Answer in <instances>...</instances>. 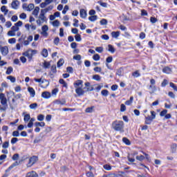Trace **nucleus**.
I'll use <instances>...</instances> for the list:
<instances>
[{
    "instance_id": "1",
    "label": "nucleus",
    "mask_w": 177,
    "mask_h": 177,
    "mask_svg": "<svg viewBox=\"0 0 177 177\" xmlns=\"http://www.w3.org/2000/svg\"><path fill=\"white\" fill-rule=\"evenodd\" d=\"M75 88V92L78 96H84L85 95V91L84 90V82L81 80H78L73 83Z\"/></svg>"
},
{
    "instance_id": "2",
    "label": "nucleus",
    "mask_w": 177,
    "mask_h": 177,
    "mask_svg": "<svg viewBox=\"0 0 177 177\" xmlns=\"http://www.w3.org/2000/svg\"><path fill=\"white\" fill-rule=\"evenodd\" d=\"M112 128L114 129V131L124 132V122L122 120H116L113 122Z\"/></svg>"
},
{
    "instance_id": "3",
    "label": "nucleus",
    "mask_w": 177,
    "mask_h": 177,
    "mask_svg": "<svg viewBox=\"0 0 177 177\" xmlns=\"http://www.w3.org/2000/svg\"><path fill=\"white\" fill-rule=\"evenodd\" d=\"M45 15H46V13L44 12L41 10L40 14L38 17V19L36 21V23H37V24H38V26H41V24L43 23H45V21H46L48 20V19L46 18Z\"/></svg>"
},
{
    "instance_id": "4",
    "label": "nucleus",
    "mask_w": 177,
    "mask_h": 177,
    "mask_svg": "<svg viewBox=\"0 0 177 177\" xmlns=\"http://www.w3.org/2000/svg\"><path fill=\"white\" fill-rule=\"evenodd\" d=\"M37 52V50L28 49L27 51L23 53V55L28 57L29 60H31L32 59V56L36 55Z\"/></svg>"
},
{
    "instance_id": "5",
    "label": "nucleus",
    "mask_w": 177,
    "mask_h": 177,
    "mask_svg": "<svg viewBox=\"0 0 177 177\" xmlns=\"http://www.w3.org/2000/svg\"><path fill=\"white\" fill-rule=\"evenodd\" d=\"M34 81H35V82H38L39 84H46V85H41V88H48V86H49V81L42 79V77L39 79L35 78Z\"/></svg>"
},
{
    "instance_id": "6",
    "label": "nucleus",
    "mask_w": 177,
    "mask_h": 177,
    "mask_svg": "<svg viewBox=\"0 0 177 177\" xmlns=\"http://www.w3.org/2000/svg\"><path fill=\"white\" fill-rule=\"evenodd\" d=\"M37 161H38V156H33L31 158H30L29 162L27 164L28 168H30V167H32V165L35 164Z\"/></svg>"
},
{
    "instance_id": "7",
    "label": "nucleus",
    "mask_w": 177,
    "mask_h": 177,
    "mask_svg": "<svg viewBox=\"0 0 177 177\" xmlns=\"http://www.w3.org/2000/svg\"><path fill=\"white\" fill-rule=\"evenodd\" d=\"M0 100L2 106H6V107H8V99H6V96L4 93H0Z\"/></svg>"
},
{
    "instance_id": "8",
    "label": "nucleus",
    "mask_w": 177,
    "mask_h": 177,
    "mask_svg": "<svg viewBox=\"0 0 177 177\" xmlns=\"http://www.w3.org/2000/svg\"><path fill=\"white\" fill-rule=\"evenodd\" d=\"M0 50H1V55H3V56H6V55H8L9 53V48H8V46L1 47L0 48Z\"/></svg>"
},
{
    "instance_id": "9",
    "label": "nucleus",
    "mask_w": 177,
    "mask_h": 177,
    "mask_svg": "<svg viewBox=\"0 0 177 177\" xmlns=\"http://www.w3.org/2000/svg\"><path fill=\"white\" fill-rule=\"evenodd\" d=\"M52 2H53V0H45L44 2L40 3V8L44 9V8H46V6H48V5H50V3H52Z\"/></svg>"
},
{
    "instance_id": "10",
    "label": "nucleus",
    "mask_w": 177,
    "mask_h": 177,
    "mask_svg": "<svg viewBox=\"0 0 177 177\" xmlns=\"http://www.w3.org/2000/svg\"><path fill=\"white\" fill-rule=\"evenodd\" d=\"M19 5H20V2L18 0H14L11 3V6L12 9L17 10L19 9Z\"/></svg>"
},
{
    "instance_id": "11",
    "label": "nucleus",
    "mask_w": 177,
    "mask_h": 177,
    "mask_svg": "<svg viewBox=\"0 0 177 177\" xmlns=\"http://www.w3.org/2000/svg\"><path fill=\"white\" fill-rule=\"evenodd\" d=\"M33 9L32 15L35 16V17H38V15H39V7L36 6Z\"/></svg>"
},
{
    "instance_id": "12",
    "label": "nucleus",
    "mask_w": 177,
    "mask_h": 177,
    "mask_svg": "<svg viewBox=\"0 0 177 177\" xmlns=\"http://www.w3.org/2000/svg\"><path fill=\"white\" fill-rule=\"evenodd\" d=\"M80 15L82 19H86V16L88 15V14L86 13V10H85V9H81L80 11Z\"/></svg>"
},
{
    "instance_id": "13",
    "label": "nucleus",
    "mask_w": 177,
    "mask_h": 177,
    "mask_svg": "<svg viewBox=\"0 0 177 177\" xmlns=\"http://www.w3.org/2000/svg\"><path fill=\"white\" fill-rule=\"evenodd\" d=\"M26 177H38V174H37V172L35 171H32L28 172Z\"/></svg>"
},
{
    "instance_id": "14",
    "label": "nucleus",
    "mask_w": 177,
    "mask_h": 177,
    "mask_svg": "<svg viewBox=\"0 0 177 177\" xmlns=\"http://www.w3.org/2000/svg\"><path fill=\"white\" fill-rule=\"evenodd\" d=\"M55 104H59L60 106H64L66 104V100H56L54 101Z\"/></svg>"
},
{
    "instance_id": "15",
    "label": "nucleus",
    "mask_w": 177,
    "mask_h": 177,
    "mask_svg": "<svg viewBox=\"0 0 177 177\" xmlns=\"http://www.w3.org/2000/svg\"><path fill=\"white\" fill-rule=\"evenodd\" d=\"M28 91L30 95V97H34L35 96V90L32 87H28Z\"/></svg>"
},
{
    "instance_id": "16",
    "label": "nucleus",
    "mask_w": 177,
    "mask_h": 177,
    "mask_svg": "<svg viewBox=\"0 0 177 177\" xmlns=\"http://www.w3.org/2000/svg\"><path fill=\"white\" fill-rule=\"evenodd\" d=\"M41 97H44V99H49L50 97V93L48 91H44L41 94Z\"/></svg>"
},
{
    "instance_id": "17",
    "label": "nucleus",
    "mask_w": 177,
    "mask_h": 177,
    "mask_svg": "<svg viewBox=\"0 0 177 177\" xmlns=\"http://www.w3.org/2000/svg\"><path fill=\"white\" fill-rule=\"evenodd\" d=\"M84 85H85V86L87 87L86 92H89V91H93V86H91V83H90V82H86V83L84 84Z\"/></svg>"
},
{
    "instance_id": "18",
    "label": "nucleus",
    "mask_w": 177,
    "mask_h": 177,
    "mask_svg": "<svg viewBox=\"0 0 177 177\" xmlns=\"http://www.w3.org/2000/svg\"><path fill=\"white\" fill-rule=\"evenodd\" d=\"M153 119L151 118V116L145 117V124H147V125H150L153 122Z\"/></svg>"
},
{
    "instance_id": "19",
    "label": "nucleus",
    "mask_w": 177,
    "mask_h": 177,
    "mask_svg": "<svg viewBox=\"0 0 177 177\" xmlns=\"http://www.w3.org/2000/svg\"><path fill=\"white\" fill-rule=\"evenodd\" d=\"M53 9V6H49L44 9H41V11L44 12V13H48V12L52 10Z\"/></svg>"
},
{
    "instance_id": "20",
    "label": "nucleus",
    "mask_w": 177,
    "mask_h": 177,
    "mask_svg": "<svg viewBox=\"0 0 177 177\" xmlns=\"http://www.w3.org/2000/svg\"><path fill=\"white\" fill-rule=\"evenodd\" d=\"M162 72L165 73V74H171V73H172V69H171L169 67H165Z\"/></svg>"
},
{
    "instance_id": "21",
    "label": "nucleus",
    "mask_w": 177,
    "mask_h": 177,
    "mask_svg": "<svg viewBox=\"0 0 177 177\" xmlns=\"http://www.w3.org/2000/svg\"><path fill=\"white\" fill-rule=\"evenodd\" d=\"M120 175H117L115 173H110L109 174H104L102 177H120Z\"/></svg>"
},
{
    "instance_id": "22",
    "label": "nucleus",
    "mask_w": 177,
    "mask_h": 177,
    "mask_svg": "<svg viewBox=\"0 0 177 177\" xmlns=\"http://www.w3.org/2000/svg\"><path fill=\"white\" fill-rule=\"evenodd\" d=\"M35 8V6H34L33 3H30L28 6V8L26 10V12H31L32 10H34V8Z\"/></svg>"
},
{
    "instance_id": "23",
    "label": "nucleus",
    "mask_w": 177,
    "mask_h": 177,
    "mask_svg": "<svg viewBox=\"0 0 177 177\" xmlns=\"http://www.w3.org/2000/svg\"><path fill=\"white\" fill-rule=\"evenodd\" d=\"M1 12H4L5 16H6V15H8V12H9V10L6 8V6H2L1 8Z\"/></svg>"
},
{
    "instance_id": "24",
    "label": "nucleus",
    "mask_w": 177,
    "mask_h": 177,
    "mask_svg": "<svg viewBox=\"0 0 177 177\" xmlns=\"http://www.w3.org/2000/svg\"><path fill=\"white\" fill-rule=\"evenodd\" d=\"M59 84H61V85H62V86H63L64 88H68L67 82H66L64 81V80L60 79V80H59Z\"/></svg>"
},
{
    "instance_id": "25",
    "label": "nucleus",
    "mask_w": 177,
    "mask_h": 177,
    "mask_svg": "<svg viewBox=\"0 0 177 177\" xmlns=\"http://www.w3.org/2000/svg\"><path fill=\"white\" fill-rule=\"evenodd\" d=\"M122 142L123 143H125V145H127V146H131V141L129 140V139L124 137L122 138Z\"/></svg>"
},
{
    "instance_id": "26",
    "label": "nucleus",
    "mask_w": 177,
    "mask_h": 177,
    "mask_svg": "<svg viewBox=\"0 0 177 177\" xmlns=\"http://www.w3.org/2000/svg\"><path fill=\"white\" fill-rule=\"evenodd\" d=\"M176 144H172L171 145V153H176Z\"/></svg>"
},
{
    "instance_id": "27",
    "label": "nucleus",
    "mask_w": 177,
    "mask_h": 177,
    "mask_svg": "<svg viewBox=\"0 0 177 177\" xmlns=\"http://www.w3.org/2000/svg\"><path fill=\"white\" fill-rule=\"evenodd\" d=\"M108 48V50L109 52H111V53H114V52H115V48H114V46H111V44H109Z\"/></svg>"
},
{
    "instance_id": "28",
    "label": "nucleus",
    "mask_w": 177,
    "mask_h": 177,
    "mask_svg": "<svg viewBox=\"0 0 177 177\" xmlns=\"http://www.w3.org/2000/svg\"><path fill=\"white\" fill-rule=\"evenodd\" d=\"M12 73H13V68L12 66H9L7 68L6 74H7V75H10V74H12Z\"/></svg>"
},
{
    "instance_id": "29",
    "label": "nucleus",
    "mask_w": 177,
    "mask_h": 177,
    "mask_svg": "<svg viewBox=\"0 0 177 177\" xmlns=\"http://www.w3.org/2000/svg\"><path fill=\"white\" fill-rule=\"evenodd\" d=\"M44 68H50V63L46 61H44L43 63Z\"/></svg>"
},
{
    "instance_id": "30",
    "label": "nucleus",
    "mask_w": 177,
    "mask_h": 177,
    "mask_svg": "<svg viewBox=\"0 0 177 177\" xmlns=\"http://www.w3.org/2000/svg\"><path fill=\"white\" fill-rule=\"evenodd\" d=\"M133 102V97H131L129 100H127L125 102L126 106H131L132 103Z\"/></svg>"
},
{
    "instance_id": "31",
    "label": "nucleus",
    "mask_w": 177,
    "mask_h": 177,
    "mask_svg": "<svg viewBox=\"0 0 177 177\" xmlns=\"http://www.w3.org/2000/svg\"><path fill=\"white\" fill-rule=\"evenodd\" d=\"M7 35H8V37H16V32L11 29V30L8 32Z\"/></svg>"
},
{
    "instance_id": "32",
    "label": "nucleus",
    "mask_w": 177,
    "mask_h": 177,
    "mask_svg": "<svg viewBox=\"0 0 177 177\" xmlns=\"http://www.w3.org/2000/svg\"><path fill=\"white\" fill-rule=\"evenodd\" d=\"M149 89H150V93H154L157 91V88H156V86L153 85H150L149 86Z\"/></svg>"
},
{
    "instance_id": "33",
    "label": "nucleus",
    "mask_w": 177,
    "mask_h": 177,
    "mask_svg": "<svg viewBox=\"0 0 177 177\" xmlns=\"http://www.w3.org/2000/svg\"><path fill=\"white\" fill-rule=\"evenodd\" d=\"M111 35L113 38H118L120 37V32L119 31L112 32Z\"/></svg>"
},
{
    "instance_id": "34",
    "label": "nucleus",
    "mask_w": 177,
    "mask_h": 177,
    "mask_svg": "<svg viewBox=\"0 0 177 177\" xmlns=\"http://www.w3.org/2000/svg\"><path fill=\"white\" fill-rule=\"evenodd\" d=\"M63 64H64V59H60L57 63V67H62V66H63Z\"/></svg>"
},
{
    "instance_id": "35",
    "label": "nucleus",
    "mask_w": 177,
    "mask_h": 177,
    "mask_svg": "<svg viewBox=\"0 0 177 177\" xmlns=\"http://www.w3.org/2000/svg\"><path fill=\"white\" fill-rule=\"evenodd\" d=\"M35 127H45V122H36L35 123Z\"/></svg>"
},
{
    "instance_id": "36",
    "label": "nucleus",
    "mask_w": 177,
    "mask_h": 177,
    "mask_svg": "<svg viewBox=\"0 0 177 177\" xmlns=\"http://www.w3.org/2000/svg\"><path fill=\"white\" fill-rule=\"evenodd\" d=\"M88 20L90 21H96V20H97V16L92 15V16L88 17Z\"/></svg>"
},
{
    "instance_id": "37",
    "label": "nucleus",
    "mask_w": 177,
    "mask_h": 177,
    "mask_svg": "<svg viewBox=\"0 0 177 177\" xmlns=\"http://www.w3.org/2000/svg\"><path fill=\"white\" fill-rule=\"evenodd\" d=\"M93 59L95 62H99V60H100V55H99V54H95L93 56Z\"/></svg>"
},
{
    "instance_id": "38",
    "label": "nucleus",
    "mask_w": 177,
    "mask_h": 177,
    "mask_svg": "<svg viewBox=\"0 0 177 177\" xmlns=\"http://www.w3.org/2000/svg\"><path fill=\"white\" fill-rule=\"evenodd\" d=\"M41 55L43 57H46L48 56V50L46 48H44L41 52Z\"/></svg>"
},
{
    "instance_id": "39",
    "label": "nucleus",
    "mask_w": 177,
    "mask_h": 177,
    "mask_svg": "<svg viewBox=\"0 0 177 177\" xmlns=\"http://www.w3.org/2000/svg\"><path fill=\"white\" fill-rule=\"evenodd\" d=\"M93 80H95V81H100V80H102V77L99 75H93Z\"/></svg>"
},
{
    "instance_id": "40",
    "label": "nucleus",
    "mask_w": 177,
    "mask_h": 177,
    "mask_svg": "<svg viewBox=\"0 0 177 177\" xmlns=\"http://www.w3.org/2000/svg\"><path fill=\"white\" fill-rule=\"evenodd\" d=\"M30 118H31V117L30 116V114H26V115H24V121L25 122H28V121H30Z\"/></svg>"
},
{
    "instance_id": "41",
    "label": "nucleus",
    "mask_w": 177,
    "mask_h": 177,
    "mask_svg": "<svg viewBox=\"0 0 177 177\" xmlns=\"http://www.w3.org/2000/svg\"><path fill=\"white\" fill-rule=\"evenodd\" d=\"M93 109H95V106L88 107L86 109L85 111L86 113H93Z\"/></svg>"
},
{
    "instance_id": "42",
    "label": "nucleus",
    "mask_w": 177,
    "mask_h": 177,
    "mask_svg": "<svg viewBox=\"0 0 177 177\" xmlns=\"http://www.w3.org/2000/svg\"><path fill=\"white\" fill-rule=\"evenodd\" d=\"M52 24L53 27H59V26H60V21H59V20H55L53 21Z\"/></svg>"
},
{
    "instance_id": "43",
    "label": "nucleus",
    "mask_w": 177,
    "mask_h": 177,
    "mask_svg": "<svg viewBox=\"0 0 177 177\" xmlns=\"http://www.w3.org/2000/svg\"><path fill=\"white\" fill-rule=\"evenodd\" d=\"M167 113H168V111L167 109H164L160 113V117H165V115H167Z\"/></svg>"
},
{
    "instance_id": "44",
    "label": "nucleus",
    "mask_w": 177,
    "mask_h": 177,
    "mask_svg": "<svg viewBox=\"0 0 177 177\" xmlns=\"http://www.w3.org/2000/svg\"><path fill=\"white\" fill-rule=\"evenodd\" d=\"M30 109H31L32 110H35V109H37V107H38V104L37 103H33V104H31L30 106H29Z\"/></svg>"
},
{
    "instance_id": "45",
    "label": "nucleus",
    "mask_w": 177,
    "mask_h": 177,
    "mask_svg": "<svg viewBox=\"0 0 177 177\" xmlns=\"http://www.w3.org/2000/svg\"><path fill=\"white\" fill-rule=\"evenodd\" d=\"M132 75L134 77V78H138L140 75V73H139V71H136L132 73Z\"/></svg>"
},
{
    "instance_id": "46",
    "label": "nucleus",
    "mask_w": 177,
    "mask_h": 177,
    "mask_svg": "<svg viewBox=\"0 0 177 177\" xmlns=\"http://www.w3.org/2000/svg\"><path fill=\"white\" fill-rule=\"evenodd\" d=\"M101 95L102 96H105V97L109 96V91H107V90H102L101 91Z\"/></svg>"
},
{
    "instance_id": "47",
    "label": "nucleus",
    "mask_w": 177,
    "mask_h": 177,
    "mask_svg": "<svg viewBox=\"0 0 177 177\" xmlns=\"http://www.w3.org/2000/svg\"><path fill=\"white\" fill-rule=\"evenodd\" d=\"M127 111V106H125V104H122L120 105V111H121L122 113H124V111Z\"/></svg>"
},
{
    "instance_id": "48",
    "label": "nucleus",
    "mask_w": 177,
    "mask_h": 177,
    "mask_svg": "<svg viewBox=\"0 0 177 177\" xmlns=\"http://www.w3.org/2000/svg\"><path fill=\"white\" fill-rule=\"evenodd\" d=\"M75 41H77V42H81V41H82V38H81V35H76L75 36Z\"/></svg>"
},
{
    "instance_id": "49",
    "label": "nucleus",
    "mask_w": 177,
    "mask_h": 177,
    "mask_svg": "<svg viewBox=\"0 0 177 177\" xmlns=\"http://www.w3.org/2000/svg\"><path fill=\"white\" fill-rule=\"evenodd\" d=\"M8 44H10L11 45H13L16 44V38H11L8 39Z\"/></svg>"
},
{
    "instance_id": "50",
    "label": "nucleus",
    "mask_w": 177,
    "mask_h": 177,
    "mask_svg": "<svg viewBox=\"0 0 177 177\" xmlns=\"http://www.w3.org/2000/svg\"><path fill=\"white\" fill-rule=\"evenodd\" d=\"M38 121H44L45 120V115L40 114L37 116Z\"/></svg>"
},
{
    "instance_id": "51",
    "label": "nucleus",
    "mask_w": 177,
    "mask_h": 177,
    "mask_svg": "<svg viewBox=\"0 0 177 177\" xmlns=\"http://www.w3.org/2000/svg\"><path fill=\"white\" fill-rule=\"evenodd\" d=\"M103 168L106 171H111V166L110 165H104Z\"/></svg>"
},
{
    "instance_id": "52",
    "label": "nucleus",
    "mask_w": 177,
    "mask_h": 177,
    "mask_svg": "<svg viewBox=\"0 0 177 177\" xmlns=\"http://www.w3.org/2000/svg\"><path fill=\"white\" fill-rule=\"evenodd\" d=\"M136 159L138 160V161H143V160H145V157L143 156V155L137 156L136 157Z\"/></svg>"
},
{
    "instance_id": "53",
    "label": "nucleus",
    "mask_w": 177,
    "mask_h": 177,
    "mask_svg": "<svg viewBox=\"0 0 177 177\" xmlns=\"http://www.w3.org/2000/svg\"><path fill=\"white\" fill-rule=\"evenodd\" d=\"M11 30L12 31H14L15 32H16V31H19V30H20V28L17 26L15 25L11 27Z\"/></svg>"
},
{
    "instance_id": "54",
    "label": "nucleus",
    "mask_w": 177,
    "mask_h": 177,
    "mask_svg": "<svg viewBox=\"0 0 177 177\" xmlns=\"http://www.w3.org/2000/svg\"><path fill=\"white\" fill-rule=\"evenodd\" d=\"M7 80H10V81H11V82H16V77H15L13 76H8Z\"/></svg>"
},
{
    "instance_id": "55",
    "label": "nucleus",
    "mask_w": 177,
    "mask_h": 177,
    "mask_svg": "<svg viewBox=\"0 0 177 177\" xmlns=\"http://www.w3.org/2000/svg\"><path fill=\"white\" fill-rule=\"evenodd\" d=\"M68 9H70L68 6H67V5L65 6L64 10H62V14L66 15L67 13V10H68Z\"/></svg>"
},
{
    "instance_id": "56",
    "label": "nucleus",
    "mask_w": 177,
    "mask_h": 177,
    "mask_svg": "<svg viewBox=\"0 0 177 177\" xmlns=\"http://www.w3.org/2000/svg\"><path fill=\"white\" fill-rule=\"evenodd\" d=\"M169 85L171 88H173L174 91H176L177 92V86L176 85H175V84H174L173 82H170Z\"/></svg>"
},
{
    "instance_id": "57",
    "label": "nucleus",
    "mask_w": 177,
    "mask_h": 177,
    "mask_svg": "<svg viewBox=\"0 0 177 177\" xmlns=\"http://www.w3.org/2000/svg\"><path fill=\"white\" fill-rule=\"evenodd\" d=\"M95 51L98 53H102L103 52V47H96Z\"/></svg>"
},
{
    "instance_id": "58",
    "label": "nucleus",
    "mask_w": 177,
    "mask_h": 177,
    "mask_svg": "<svg viewBox=\"0 0 177 177\" xmlns=\"http://www.w3.org/2000/svg\"><path fill=\"white\" fill-rule=\"evenodd\" d=\"M3 149H8L9 147V142L6 141L2 145Z\"/></svg>"
},
{
    "instance_id": "59",
    "label": "nucleus",
    "mask_w": 177,
    "mask_h": 177,
    "mask_svg": "<svg viewBox=\"0 0 177 177\" xmlns=\"http://www.w3.org/2000/svg\"><path fill=\"white\" fill-rule=\"evenodd\" d=\"M101 26H106L107 24V21L106 19H102L100 21Z\"/></svg>"
},
{
    "instance_id": "60",
    "label": "nucleus",
    "mask_w": 177,
    "mask_h": 177,
    "mask_svg": "<svg viewBox=\"0 0 177 177\" xmlns=\"http://www.w3.org/2000/svg\"><path fill=\"white\" fill-rule=\"evenodd\" d=\"M150 21H151V23H152V24H154L155 23H157L158 20L156 19V17H151L150 18Z\"/></svg>"
},
{
    "instance_id": "61",
    "label": "nucleus",
    "mask_w": 177,
    "mask_h": 177,
    "mask_svg": "<svg viewBox=\"0 0 177 177\" xmlns=\"http://www.w3.org/2000/svg\"><path fill=\"white\" fill-rule=\"evenodd\" d=\"M0 21H1V23H6V19H5V17L3 15H0Z\"/></svg>"
},
{
    "instance_id": "62",
    "label": "nucleus",
    "mask_w": 177,
    "mask_h": 177,
    "mask_svg": "<svg viewBox=\"0 0 177 177\" xmlns=\"http://www.w3.org/2000/svg\"><path fill=\"white\" fill-rule=\"evenodd\" d=\"M74 60H81V55H76L73 56Z\"/></svg>"
},
{
    "instance_id": "63",
    "label": "nucleus",
    "mask_w": 177,
    "mask_h": 177,
    "mask_svg": "<svg viewBox=\"0 0 177 177\" xmlns=\"http://www.w3.org/2000/svg\"><path fill=\"white\" fill-rule=\"evenodd\" d=\"M86 175L87 177H95V175L91 171H88L86 174Z\"/></svg>"
},
{
    "instance_id": "64",
    "label": "nucleus",
    "mask_w": 177,
    "mask_h": 177,
    "mask_svg": "<svg viewBox=\"0 0 177 177\" xmlns=\"http://www.w3.org/2000/svg\"><path fill=\"white\" fill-rule=\"evenodd\" d=\"M106 63H111L113 62V57H108L106 59Z\"/></svg>"
}]
</instances>
